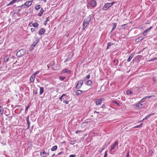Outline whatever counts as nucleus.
<instances>
[{
  "label": "nucleus",
  "mask_w": 157,
  "mask_h": 157,
  "mask_svg": "<svg viewBox=\"0 0 157 157\" xmlns=\"http://www.w3.org/2000/svg\"><path fill=\"white\" fill-rule=\"evenodd\" d=\"M29 116H28L26 118V121H29Z\"/></svg>",
  "instance_id": "e2e57ef3"
},
{
  "label": "nucleus",
  "mask_w": 157,
  "mask_h": 157,
  "mask_svg": "<svg viewBox=\"0 0 157 157\" xmlns=\"http://www.w3.org/2000/svg\"><path fill=\"white\" fill-rule=\"evenodd\" d=\"M104 99V98H103L98 99L95 101L96 105H101L102 103V101Z\"/></svg>",
  "instance_id": "423d86ee"
},
{
  "label": "nucleus",
  "mask_w": 157,
  "mask_h": 157,
  "mask_svg": "<svg viewBox=\"0 0 157 157\" xmlns=\"http://www.w3.org/2000/svg\"><path fill=\"white\" fill-rule=\"evenodd\" d=\"M22 5L23 9L28 8L30 6V4H29L28 1L25 2Z\"/></svg>",
  "instance_id": "1a4fd4ad"
},
{
  "label": "nucleus",
  "mask_w": 157,
  "mask_h": 157,
  "mask_svg": "<svg viewBox=\"0 0 157 157\" xmlns=\"http://www.w3.org/2000/svg\"><path fill=\"white\" fill-rule=\"evenodd\" d=\"M73 56L72 55L71 57L68 56L67 59H66V60L64 61V63H65L69 60L71 59V58Z\"/></svg>",
  "instance_id": "7c9ffc66"
},
{
  "label": "nucleus",
  "mask_w": 157,
  "mask_h": 157,
  "mask_svg": "<svg viewBox=\"0 0 157 157\" xmlns=\"http://www.w3.org/2000/svg\"><path fill=\"white\" fill-rule=\"evenodd\" d=\"M9 59V57L7 56L4 58V61L5 62H7L8 61Z\"/></svg>",
  "instance_id": "f704fd0d"
},
{
  "label": "nucleus",
  "mask_w": 157,
  "mask_h": 157,
  "mask_svg": "<svg viewBox=\"0 0 157 157\" xmlns=\"http://www.w3.org/2000/svg\"><path fill=\"white\" fill-rule=\"evenodd\" d=\"M39 25V24L37 22H35L32 24V26L35 28H36L38 27Z\"/></svg>",
  "instance_id": "a878e982"
},
{
  "label": "nucleus",
  "mask_w": 157,
  "mask_h": 157,
  "mask_svg": "<svg viewBox=\"0 0 157 157\" xmlns=\"http://www.w3.org/2000/svg\"><path fill=\"white\" fill-rule=\"evenodd\" d=\"M45 29L44 28H42L41 29H40L39 30V35H43L45 33Z\"/></svg>",
  "instance_id": "f8f14e48"
},
{
  "label": "nucleus",
  "mask_w": 157,
  "mask_h": 157,
  "mask_svg": "<svg viewBox=\"0 0 157 157\" xmlns=\"http://www.w3.org/2000/svg\"><path fill=\"white\" fill-rule=\"evenodd\" d=\"M145 99V98H143L139 102L141 103H142L144 101V100Z\"/></svg>",
  "instance_id": "09e8293b"
},
{
  "label": "nucleus",
  "mask_w": 157,
  "mask_h": 157,
  "mask_svg": "<svg viewBox=\"0 0 157 157\" xmlns=\"http://www.w3.org/2000/svg\"><path fill=\"white\" fill-rule=\"evenodd\" d=\"M63 102L64 103H65L66 104H68L69 103V101H67L66 100H65L63 101Z\"/></svg>",
  "instance_id": "c03bdc74"
},
{
  "label": "nucleus",
  "mask_w": 157,
  "mask_h": 157,
  "mask_svg": "<svg viewBox=\"0 0 157 157\" xmlns=\"http://www.w3.org/2000/svg\"><path fill=\"white\" fill-rule=\"evenodd\" d=\"M134 54L135 53L133 52L129 55V57L127 60L128 62H130L132 58L133 57Z\"/></svg>",
  "instance_id": "9d476101"
},
{
  "label": "nucleus",
  "mask_w": 157,
  "mask_h": 157,
  "mask_svg": "<svg viewBox=\"0 0 157 157\" xmlns=\"http://www.w3.org/2000/svg\"><path fill=\"white\" fill-rule=\"evenodd\" d=\"M126 94L128 95H131L132 94V92L130 90H128L126 91Z\"/></svg>",
  "instance_id": "b1692460"
},
{
  "label": "nucleus",
  "mask_w": 157,
  "mask_h": 157,
  "mask_svg": "<svg viewBox=\"0 0 157 157\" xmlns=\"http://www.w3.org/2000/svg\"><path fill=\"white\" fill-rule=\"evenodd\" d=\"M132 90L136 93H138L140 91V89L137 87H135L132 88Z\"/></svg>",
  "instance_id": "39448f33"
},
{
  "label": "nucleus",
  "mask_w": 157,
  "mask_h": 157,
  "mask_svg": "<svg viewBox=\"0 0 157 157\" xmlns=\"http://www.w3.org/2000/svg\"><path fill=\"white\" fill-rule=\"evenodd\" d=\"M66 96V94H64L62 95L59 98V99L61 101H62V99H63V97Z\"/></svg>",
  "instance_id": "c756f323"
},
{
  "label": "nucleus",
  "mask_w": 157,
  "mask_h": 157,
  "mask_svg": "<svg viewBox=\"0 0 157 157\" xmlns=\"http://www.w3.org/2000/svg\"><path fill=\"white\" fill-rule=\"evenodd\" d=\"M71 72V71L69 70L68 68H66L61 71V74H65V73L70 74Z\"/></svg>",
  "instance_id": "20e7f679"
},
{
  "label": "nucleus",
  "mask_w": 157,
  "mask_h": 157,
  "mask_svg": "<svg viewBox=\"0 0 157 157\" xmlns=\"http://www.w3.org/2000/svg\"><path fill=\"white\" fill-rule=\"evenodd\" d=\"M91 17L90 15H89L85 19L84 21L83 25L88 26L89 25V22L91 20Z\"/></svg>",
  "instance_id": "f257e3e1"
},
{
  "label": "nucleus",
  "mask_w": 157,
  "mask_h": 157,
  "mask_svg": "<svg viewBox=\"0 0 157 157\" xmlns=\"http://www.w3.org/2000/svg\"><path fill=\"white\" fill-rule=\"evenodd\" d=\"M143 40V38L142 37H140L136 39V41H140Z\"/></svg>",
  "instance_id": "2f4dec72"
},
{
  "label": "nucleus",
  "mask_w": 157,
  "mask_h": 157,
  "mask_svg": "<svg viewBox=\"0 0 157 157\" xmlns=\"http://www.w3.org/2000/svg\"><path fill=\"white\" fill-rule=\"evenodd\" d=\"M147 32L145 30H144V32L143 33L142 35L144 36H146L147 34Z\"/></svg>",
  "instance_id": "e433bc0d"
},
{
  "label": "nucleus",
  "mask_w": 157,
  "mask_h": 157,
  "mask_svg": "<svg viewBox=\"0 0 157 157\" xmlns=\"http://www.w3.org/2000/svg\"><path fill=\"white\" fill-rule=\"evenodd\" d=\"M60 78H61L62 80H63L65 79V77L64 76H62Z\"/></svg>",
  "instance_id": "5fc2aeb1"
},
{
  "label": "nucleus",
  "mask_w": 157,
  "mask_h": 157,
  "mask_svg": "<svg viewBox=\"0 0 157 157\" xmlns=\"http://www.w3.org/2000/svg\"><path fill=\"white\" fill-rule=\"evenodd\" d=\"M127 155L126 156V157H129V151H128L127 152Z\"/></svg>",
  "instance_id": "864d4df0"
},
{
  "label": "nucleus",
  "mask_w": 157,
  "mask_h": 157,
  "mask_svg": "<svg viewBox=\"0 0 157 157\" xmlns=\"http://www.w3.org/2000/svg\"><path fill=\"white\" fill-rule=\"evenodd\" d=\"M114 44L113 43H111V42H108L107 43V46L106 48V50H107L109 49V48L112 45H113Z\"/></svg>",
  "instance_id": "f3484780"
},
{
  "label": "nucleus",
  "mask_w": 157,
  "mask_h": 157,
  "mask_svg": "<svg viewBox=\"0 0 157 157\" xmlns=\"http://www.w3.org/2000/svg\"><path fill=\"white\" fill-rule=\"evenodd\" d=\"M157 59L156 58H153V59H152L151 61H155V60H156Z\"/></svg>",
  "instance_id": "6e6d98bb"
},
{
  "label": "nucleus",
  "mask_w": 157,
  "mask_h": 157,
  "mask_svg": "<svg viewBox=\"0 0 157 157\" xmlns=\"http://www.w3.org/2000/svg\"><path fill=\"white\" fill-rule=\"evenodd\" d=\"M105 147L104 146H103L101 150V151H100V152H101L103 151L105 149Z\"/></svg>",
  "instance_id": "8fccbe9b"
},
{
  "label": "nucleus",
  "mask_w": 157,
  "mask_h": 157,
  "mask_svg": "<svg viewBox=\"0 0 157 157\" xmlns=\"http://www.w3.org/2000/svg\"><path fill=\"white\" fill-rule=\"evenodd\" d=\"M21 51H22V50L19 51L17 52V57H20L23 56V55H21Z\"/></svg>",
  "instance_id": "4be33fe9"
},
{
  "label": "nucleus",
  "mask_w": 157,
  "mask_h": 157,
  "mask_svg": "<svg viewBox=\"0 0 157 157\" xmlns=\"http://www.w3.org/2000/svg\"><path fill=\"white\" fill-rule=\"evenodd\" d=\"M14 3L16 2H18L20 1V0H13Z\"/></svg>",
  "instance_id": "0e129e2a"
},
{
  "label": "nucleus",
  "mask_w": 157,
  "mask_h": 157,
  "mask_svg": "<svg viewBox=\"0 0 157 157\" xmlns=\"http://www.w3.org/2000/svg\"><path fill=\"white\" fill-rule=\"evenodd\" d=\"M113 103L116 104L118 106H120V104L118 103V102L116 101H113Z\"/></svg>",
  "instance_id": "72a5a7b5"
},
{
  "label": "nucleus",
  "mask_w": 157,
  "mask_h": 157,
  "mask_svg": "<svg viewBox=\"0 0 157 157\" xmlns=\"http://www.w3.org/2000/svg\"><path fill=\"white\" fill-rule=\"evenodd\" d=\"M40 71H36L33 75L36 77V75L39 73Z\"/></svg>",
  "instance_id": "4c0bfd02"
},
{
  "label": "nucleus",
  "mask_w": 157,
  "mask_h": 157,
  "mask_svg": "<svg viewBox=\"0 0 157 157\" xmlns=\"http://www.w3.org/2000/svg\"><path fill=\"white\" fill-rule=\"evenodd\" d=\"M90 75L89 74L87 75L84 78L83 80L85 81H86L87 79H89L90 78Z\"/></svg>",
  "instance_id": "cd10ccee"
},
{
  "label": "nucleus",
  "mask_w": 157,
  "mask_h": 157,
  "mask_svg": "<svg viewBox=\"0 0 157 157\" xmlns=\"http://www.w3.org/2000/svg\"><path fill=\"white\" fill-rule=\"evenodd\" d=\"M150 30L149 29V28H147L146 30H145L147 32H148V31H149Z\"/></svg>",
  "instance_id": "774afa93"
},
{
  "label": "nucleus",
  "mask_w": 157,
  "mask_h": 157,
  "mask_svg": "<svg viewBox=\"0 0 157 157\" xmlns=\"http://www.w3.org/2000/svg\"><path fill=\"white\" fill-rule=\"evenodd\" d=\"M86 85L90 86L92 85V82L91 80H88L87 81L86 83Z\"/></svg>",
  "instance_id": "412c9836"
},
{
  "label": "nucleus",
  "mask_w": 157,
  "mask_h": 157,
  "mask_svg": "<svg viewBox=\"0 0 157 157\" xmlns=\"http://www.w3.org/2000/svg\"><path fill=\"white\" fill-rule=\"evenodd\" d=\"M14 3L13 0L12 1H11L8 4H7V6H8L11 5L12 4H13Z\"/></svg>",
  "instance_id": "c9c22d12"
},
{
  "label": "nucleus",
  "mask_w": 157,
  "mask_h": 157,
  "mask_svg": "<svg viewBox=\"0 0 157 157\" xmlns=\"http://www.w3.org/2000/svg\"><path fill=\"white\" fill-rule=\"evenodd\" d=\"M109 3H107L105 4V6L103 8V9L105 10H108L111 6V5H110Z\"/></svg>",
  "instance_id": "0eeeda50"
},
{
  "label": "nucleus",
  "mask_w": 157,
  "mask_h": 157,
  "mask_svg": "<svg viewBox=\"0 0 157 157\" xmlns=\"http://www.w3.org/2000/svg\"><path fill=\"white\" fill-rule=\"evenodd\" d=\"M44 10L42 8H41L40 10L39 13L38 14V15L39 17H41L42 15L44 12Z\"/></svg>",
  "instance_id": "ddd939ff"
},
{
  "label": "nucleus",
  "mask_w": 157,
  "mask_h": 157,
  "mask_svg": "<svg viewBox=\"0 0 157 157\" xmlns=\"http://www.w3.org/2000/svg\"><path fill=\"white\" fill-rule=\"evenodd\" d=\"M155 114V113H151V114H150L147 115V116H146L143 119V120H147V119L149 117H150L152 115H154Z\"/></svg>",
  "instance_id": "4468645a"
},
{
  "label": "nucleus",
  "mask_w": 157,
  "mask_h": 157,
  "mask_svg": "<svg viewBox=\"0 0 157 157\" xmlns=\"http://www.w3.org/2000/svg\"><path fill=\"white\" fill-rule=\"evenodd\" d=\"M4 113V109L2 107L0 106V114L2 116Z\"/></svg>",
  "instance_id": "dca6fc26"
},
{
  "label": "nucleus",
  "mask_w": 157,
  "mask_h": 157,
  "mask_svg": "<svg viewBox=\"0 0 157 157\" xmlns=\"http://www.w3.org/2000/svg\"><path fill=\"white\" fill-rule=\"evenodd\" d=\"M31 30L32 32H33L34 31H36V29L35 28H32L31 29Z\"/></svg>",
  "instance_id": "ea45409f"
},
{
  "label": "nucleus",
  "mask_w": 157,
  "mask_h": 157,
  "mask_svg": "<svg viewBox=\"0 0 157 157\" xmlns=\"http://www.w3.org/2000/svg\"><path fill=\"white\" fill-rule=\"evenodd\" d=\"M112 25L114 28H116L117 26V23H112Z\"/></svg>",
  "instance_id": "79ce46f5"
},
{
  "label": "nucleus",
  "mask_w": 157,
  "mask_h": 157,
  "mask_svg": "<svg viewBox=\"0 0 157 157\" xmlns=\"http://www.w3.org/2000/svg\"><path fill=\"white\" fill-rule=\"evenodd\" d=\"M136 107L139 108H141L143 107V104L142 103L139 102V103H138V105H137Z\"/></svg>",
  "instance_id": "6ab92c4d"
},
{
  "label": "nucleus",
  "mask_w": 157,
  "mask_h": 157,
  "mask_svg": "<svg viewBox=\"0 0 157 157\" xmlns=\"http://www.w3.org/2000/svg\"><path fill=\"white\" fill-rule=\"evenodd\" d=\"M40 94L41 95L44 92V88L43 87H41L40 86Z\"/></svg>",
  "instance_id": "a211bd4d"
},
{
  "label": "nucleus",
  "mask_w": 157,
  "mask_h": 157,
  "mask_svg": "<svg viewBox=\"0 0 157 157\" xmlns=\"http://www.w3.org/2000/svg\"><path fill=\"white\" fill-rule=\"evenodd\" d=\"M35 77L36 76L33 75L31 76L30 78V80L31 82H34Z\"/></svg>",
  "instance_id": "2eb2a0df"
},
{
  "label": "nucleus",
  "mask_w": 157,
  "mask_h": 157,
  "mask_svg": "<svg viewBox=\"0 0 157 157\" xmlns=\"http://www.w3.org/2000/svg\"><path fill=\"white\" fill-rule=\"evenodd\" d=\"M143 124L141 123L140 124V125H136L135 126H134L133 128H141L142 127V126Z\"/></svg>",
  "instance_id": "c85d7f7f"
},
{
  "label": "nucleus",
  "mask_w": 157,
  "mask_h": 157,
  "mask_svg": "<svg viewBox=\"0 0 157 157\" xmlns=\"http://www.w3.org/2000/svg\"><path fill=\"white\" fill-rule=\"evenodd\" d=\"M75 144V143L74 142V141H71L70 143V144L71 145H74Z\"/></svg>",
  "instance_id": "13d9d810"
},
{
  "label": "nucleus",
  "mask_w": 157,
  "mask_h": 157,
  "mask_svg": "<svg viewBox=\"0 0 157 157\" xmlns=\"http://www.w3.org/2000/svg\"><path fill=\"white\" fill-rule=\"evenodd\" d=\"M96 4L95 0H92L91 1L90 4L92 7H95L96 5Z\"/></svg>",
  "instance_id": "9b49d317"
},
{
  "label": "nucleus",
  "mask_w": 157,
  "mask_h": 157,
  "mask_svg": "<svg viewBox=\"0 0 157 157\" xmlns=\"http://www.w3.org/2000/svg\"><path fill=\"white\" fill-rule=\"evenodd\" d=\"M17 7L18 8H20L21 9H23V5H22L20 6H18Z\"/></svg>",
  "instance_id": "a18cd8bd"
},
{
  "label": "nucleus",
  "mask_w": 157,
  "mask_h": 157,
  "mask_svg": "<svg viewBox=\"0 0 157 157\" xmlns=\"http://www.w3.org/2000/svg\"><path fill=\"white\" fill-rule=\"evenodd\" d=\"M87 90L82 91L80 90H78L75 91L76 94L77 96H78L81 94L82 92H86Z\"/></svg>",
  "instance_id": "6e6552de"
},
{
  "label": "nucleus",
  "mask_w": 157,
  "mask_h": 157,
  "mask_svg": "<svg viewBox=\"0 0 157 157\" xmlns=\"http://www.w3.org/2000/svg\"><path fill=\"white\" fill-rule=\"evenodd\" d=\"M30 106V105L29 104L25 108V112L28 111V109L29 108Z\"/></svg>",
  "instance_id": "a19ab883"
},
{
  "label": "nucleus",
  "mask_w": 157,
  "mask_h": 157,
  "mask_svg": "<svg viewBox=\"0 0 157 157\" xmlns=\"http://www.w3.org/2000/svg\"><path fill=\"white\" fill-rule=\"evenodd\" d=\"M34 47L33 46H32V45H31V47H30V50L31 51L33 50V49H34Z\"/></svg>",
  "instance_id": "603ef678"
},
{
  "label": "nucleus",
  "mask_w": 157,
  "mask_h": 157,
  "mask_svg": "<svg viewBox=\"0 0 157 157\" xmlns=\"http://www.w3.org/2000/svg\"><path fill=\"white\" fill-rule=\"evenodd\" d=\"M105 104H103L100 107V108H105Z\"/></svg>",
  "instance_id": "4d7b16f0"
},
{
  "label": "nucleus",
  "mask_w": 157,
  "mask_h": 157,
  "mask_svg": "<svg viewBox=\"0 0 157 157\" xmlns=\"http://www.w3.org/2000/svg\"><path fill=\"white\" fill-rule=\"evenodd\" d=\"M126 25H127V24H125L123 25H122V28H124V27H125L124 26Z\"/></svg>",
  "instance_id": "338daca9"
},
{
  "label": "nucleus",
  "mask_w": 157,
  "mask_h": 157,
  "mask_svg": "<svg viewBox=\"0 0 157 157\" xmlns=\"http://www.w3.org/2000/svg\"><path fill=\"white\" fill-rule=\"evenodd\" d=\"M46 154V153L44 151L42 152H40V155L41 156L43 157H46L47 156L46 155H45L44 154Z\"/></svg>",
  "instance_id": "5701e85b"
},
{
  "label": "nucleus",
  "mask_w": 157,
  "mask_h": 157,
  "mask_svg": "<svg viewBox=\"0 0 157 157\" xmlns=\"http://www.w3.org/2000/svg\"><path fill=\"white\" fill-rule=\"evenodd\" d=\"M63 153V154H64V152H63V151H61V152H59L58 154L56 155V156H57V155H60L61 154H62Z\"/></svg>",
  "instance_id": "de8ad7c7"
},
{
  "label": "nucleus",
  "mask_w": 157,
  "mask_h": 157,
  "mask_svg": "<svg viewBox=\"0 0 157 157\" xmlns=\"http://www.w3.org/2000/svg\"><path fill=\"white\" fill-rule=\"evenodd\" d=\"M118 142L117 141H116L114 144L111 145L110 149V151H112L113 149L116 147V146H117V147H118Z\"/></svg>",
  "instance_id": "7ed1b4c3"
},
{
  "label": "nucleus",
  "mask_w": 157,
  "mask_h": 157,
  "mask_svg": "<svg viewBox=\"0 0 157 157\" xmlns=\"http://www.w3.org/2000/svg\"><path fill=\"white\" fill-rule=\"evenodd\" d=\"M27 125H30V122L29 120L27 121Z\"/></svg>",
  "instance_id": "69168bd1"
},
{
  "label": "nucleus",
  "mask_w": 157,
  "mask_h": 157,
  "mask_svg": "<svg viewBox=\"0 0 157 157\" xmlns=\"http://www.w3.org/2000/svg\"><path fill=\"white\" fill-rule=\"evenodd\" d=\"M13 117V116H10L8 118L9 119V121H10L11 120H12V118Z\"/></svg>",
  "instance_id": "680f3d73"
},
{
  "label": "nucleus",
  "mask_w": 157,
  "mask_h": 157,
  "mask_svg": "<svg viewBox=\"0 0 157 157\" xmlns=\"http://www.w3.org/2000/svg\"><path fill=\"white\" fill-rule=\"evenodd\" d=\"M35 8L36 10H39L40 8V5H37L35 6Z\"/></svg>",
  "instance_id": "473e14b6"
},
{
  "label": "nucleus",
  "mask_w": 157,
  "mask_h": 157,
  "mask_svg": "<svg viewBox=\"0 0 157 157\" xmlns=\"http://www.w3.org/2000/svg\"><path fill=\"white\" fill-rule=\"evenodd\" d=\"M87 26L86 25H83V27L82 29V30H84L86 27Z\"/></svg>",
  "instance_id": "49530a36"
},
{
  "label": "nucleus",
  "mask_w": 157,
  "mask_h": 157,
  "mask_svg": "<svg viewBox=\"0 0 157 157\" xmlns=\"http://www.w3.org/2000/svg\"><path fill=\"white\" fill-rule=\"evenodd\" d=\"M81 132V131H79V130H77V131H76V132H75V133L76 134H78L79 133H80Z\"/></svg>",
  "instance_id": "052dcab7"
},
{
  "label": "nucleus",
  "mask_w": 157,
  "mask_h": 157,
  "mask_svg": "<svg viewBox=\"0 0 157 157\" xmlns=\"http://www.w3.org/2000/svg\"><path fill=\"white\" fill-rule=\"evenodd\" d=\"M83 82V80H80L79 81L76 85V88L77 89H80L82 85Z\"/></svg>",
  "instance_id": "f03ea898"
},
{
  "label": "nucleus",
  "mask_w": 157,
  "mask_h": 157,
  "mask_svg": "<svg viewBox=\"0 0 157 157\" xmlns=\"http://www.w3.org/2000/svg\"><path fill=\"white\" fill-rule=\"evenodd\" d=\"M103 157H107V151L105 152Z\"/></svg>",
  "instance_id": "bf43d9fd"
},
{
  "label": "nucleus",
  "mask_w": 157,
  "mask_h": 157,
  "mask_svg": "<svg viewBox=\"0 0 157 157\" xmlns=\"http://www.w3.org/2000/svg\"><path fill=\"white\" fill-rule=\"evenodd\" d=\"M39 42V40L37 39L36 41L34 42L32 45V46L34 47H35L36 45Z\"/></svg>",
  "instance_id": "aec40b11"
},
{
  "label": "nucleus",
  "mask_w": 157,
  "mask_h": 157,
  "mask_svg": "<svg viewBox=\"0 0 157 157\" xmlns=\"http://www.w3.org/2000/svg\"><path fill=\"white\" fill-rule=\"evenodd\" d=\"M57 148V146L56 145H55L51 148V150L52 151H54L56 150Z\"/></svg>",
  "instance_id": "393cba45"
},
{
  "label": "nucleus",
  "mask_w": 157,
  "mask_h": 157,
  "mask_svg": "<svg viewBox=\"0 0 157 157\" xmlns=\"http://www.w3.org/2000/svg\"><path fill=\"white\" fill-rule=\"evenodd\" d=\"M76 155L75 154L71 155L69 156V157H76Z\"/></svg>",
  "instance_id": "3c124183"
},
{
  "label": "nucleus",
  "mask_w": 157,
  "mask_h": 157,
  "mask_svg": "<svg viewBox=\"0 0 157 157\" xmlns=\"http://www.w3.org/2000/svg\"><path fill=\"white\" fill-rule=\"evenodd\" d=\"M28 2L29 4H30V6H31L32 5V4L33 2V0H32L31 1H28Z\"/></svg>",
  "instance_id": "37998d69"
},
{
  "label": "nucleus",
  "mask_w": 157,
  "mask_h": 157,
  "mask_svg": "<svg viewBox=\"0 0 157 157\" xmlns=\"http://www.w3.org/2000/svg\"><path fill=\"white\" fill-rule=\"evenodd\" d=\"M46 21H44V25H46V24H47V22L49 21V20H50L49 17H47L46 18Z\"/></svg>",
  "instance_id": "bb28decb"
},
{
  "label": "nucleus",
  "mask_w": 157,
  "mask_h": 157,
  "mask_svg": "<svg viewBox=\"0 0 157 157\" xmlns=\"http://www.w3.org/2000/svg\"><path fill=\"white\" fill-rule=\"evenodd\" d=\"M154 96L152 95H151V96H147L144 97V98H145V99L147 98H151V97H154Z\"/></svg>",
  "instance_id": "58836bf2"
}]
</instances>
